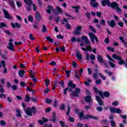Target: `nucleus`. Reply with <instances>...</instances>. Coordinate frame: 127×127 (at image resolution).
I'll list each match as a JSON object with an SVG mask.
<instances>
[{
  "label": "nucleus",
  "mask_w": 127,
  "mask_h": 127,
  "mask_svg": "<svg viewBox=\"0 0 127 127\" xmlns=\"http://www.w3.org/2000/svg\"><path fill=\"white\" fill-rule=\"evenodd\" d=\"M80 90L78 88H76L75 91L72 92L71 94L70 95V98L72 97H79V94H80Z\"/></svg>",
  "instance_id": "obj_8"
},
{
  "label": "nucleus",
  "mask_w": 127,
  "mask_h": 127,
  "mask_svg": "<svg viewBox=\"0 0 127 127\" xmlns=\"http://www.w3.org/2000/svg\"><path fill=\"white\" fill-rule=\"evenodd\" d=\"M24 100L25 102H27L28 103L30 102V97L28 95H26V97Z\"/></svg>",
  "instance_id": "obj_34"
},
{
  "label": "nucleus",
  "mask_w": 127,
  "mask_h": 127,
  "mask_svg": "<svg viewBox=\"0 0 127 127\" xmlns=\"http://www.w3.org/2000/svg\"><path fill=\"white\" fill-rule=\"evenodd\" d=\"M104 42H105L106 44H109V43H110V39H109V38H106L104 40Z\"/></svg>",
  "instance_id": "obj_57"
},
{
  "label": "nucleus",
  "mask_w": 127,
  "mask_h": 127,
  "mask_svg": "<svg viewBox=\"0 0 127 127\" xmlns=\"http://www.w3.org/2000/svg\"><path fill=\"white\" fill-rule=\"evenodd\" d=\"M35 17L37 20H40L41 19V15L39 12H36Z\"/></svg>",
  "instance_id": "obj_21"
},
{
  "label": "nucleus",
  "mask_w": 127,
  "mask_h": 127,
  "mask_svg": "<svg viewBox=\"0 0 127 127\" xmlns=\"http://www.w3.org/2000/svg\"><path fill=\"white\" fill-rule=\"evenodd\" d=\"M56 9H57V11H58V12H59V13H61V14H63V10H62V9L61 8H60V7L57 6Z\"/></svg>",
  "instance_id": "obj_26"
},
{
  "label": "nucleus",
  "mask_w": 127,
  "mask_h": 127,
  "mask_svg": "<svg viewBox=\"0 0 127 127\" xmlns=\"http://www.w3.org/2000/svg\"><path fill=\"white\" fill-rule=\"evenodd\" d=\"M81 39H82V40H84L85 44L87 45L90 44V41H89V39H88V37H87V36L85 35L81 36Z\"/></svg>",
  "instance_id": "obj_14"
},
{
  "label": "nucleus",
  "mask_w": 127,
  "mask_h": 127,
  "mask_svg": "<svg viewBox=\"0 0 127 127\" xmlns=\"http://www.w3.org/2000/svg\"><path fill=\"white\" fill-rule=\"evenodd\" d=\"M116 113L117 114H122V110L120 108H117L116 110Z\"/></svg>",
  "instance_id": "obj_49"
},
{
  "label": "nucleus",
  "mask_w": 127,
  "mask_h": 127,
  "mask_svg": "<svg viewBox=\"0 0 127 127\" xmlns=\"http://www.w3.org/2000/svg\"><path fill=\"white\" fill-rule=\"evenodd\" d=\"M16 114L17 117H18L19 118L21 117V114H20V110L18 109H16Z\"/></svg>",
  "instance_id": "obj_31"
},
{
  "label": "nucleus",
  "mask_w": 127,
  "mask_h": 127,
  "mask_svg": "<svg viewBox=\"0 0 127 127\" xmlns=\"http://www.w3.org/2000/svg\"><path fill=\"white\" fill-rule=\"evenodd\" d=\"M96 110L98 111V112H102V111H103V108L100 106H98L96 108Z\"/></svg>",
  "instance_id": "obj_53"
},
{
  "label": "nucleus",
  "mask_w": 127,
  "mask_h": 127,
  "mask_svg": "<svg viewBox=\"0 0 127 127\" xmlns=\"http://www.w3.org/2000/svg\"><path fill=\"white\" fill-rule=\"evenodd\" d=\"M99 76H100L101 78V79H102V80H106V78L105 76H104L103 74H102V73H99L98 74Z\"/></svg>",
  "instance_id": "obj_46"
},
{
  "label": "nucleus",
  "mask_w": 127,
  "mask_h": 127,
  "mask_svg": "<svg viewBox=\"0 0 127 127\" xmlns=\"http://www.w3.org/2000/svg\"><path fill=\"white\" fill-rule=\"evenodd\" d=\"M76 56L77 59H79V60H82V55L81 53H80L79 52H77L76 53Z\"/></svg>",
  "instance_id": "obj_25"
},
{
  "label": "nucleus",
  "mask_w": 127,
  "mask_h": 127,
  "mask_svg": "<svg viewBox=\"0 0 127 127\" xmlns=\"http://www.w3.org/2000/svg\"><path fill=\"white\" fill-rule=\"evenodd\" d=\"M81 30H82V26H77L75 31L72 32L73 35H80L81 34Z\"/></svg>",
  "instance_id": "obj_7"
},
{
  "label": "nucleus",
  "mask_w": 127,
  "mask_h": 127,
  "mask_svg": "<svg viewBox=\"0 0 127 127\" xmlns=\"http://www.w3.org/2000/svg\"><path fill=\"white\" fill-rule=\"evenodd\" d=\"M112 58H113V59H115L119 61L118 62L119 65H123V64H125V61L123 60V58H122V57H121V56H118L116 54H114L112 55Z\"/></svg>",
  "instance_id": "obj_4"
},
{
  "label": "nucleus",
  "mask_w": 127,
  "mask_h": 127,
  "mask_svg": "<svg viewBox=\"0 0 127 127\" xmlns=\"http://www.w3.org/2000/svg\"><path fill=\"white\" fill-rule=\"evenodd\" d=\"M3 12L5 18L7 19H12V17L9 15V13H8L5 9H3Z\"/></svg>",
  "instance_id": "obj_10"
},
{
  "label": "nucleus",
  "mask_w": 127,
  "mask_h": 127,
  "mask_svg": "<svg viewBox=\"0 0 127 127\" xmlns=\"http://www.w3.org/2000/svg\"><path fill=\"white\" fill-rule=\"evenodd\" d=\"M109 0H103L101 1V3L102 6H106V4L105 3H107L109 2Z\"/></svg>",
  "instance_id": "obj_30"
},
{
  "label": "nucleus",
  "mask_w": 127,
  "mask_h": 127,
  "mask_svg": "<svg viewBox=\"0 0 127 127\" xmlns=\"http://www.w3.org/2000/svg\"><path fill=\"white\" fill-rule=\"evenodd\" d=\"M9 4L11 5L12 8H14V7H15L14 6V2L13 0H9Z\"/></svg>",
  "instance_id": "obj_29"
},
{
  "label": "nucleus",
  "mask_w": 127,
  "mask_h": 127,
  "mask_svg": "<svg viewBox=\"0 0 127 127\" xmlns=\"http://www.w3.org/2000/svg\"><path fill=\"white\" fill-rule=\"evenodd\" d=\"M65 26L67 29H71V25H70V24H69L68 23L65 24Z\"/></svg>",
  "instance_id": "obj_59"
},
{
  "label": "nucleus",
  "mask_w": 127,
  "mask_h": 127,
  "mask_svg": "<svg viewBox=\"0 0 127 127\" xmlns=\"http://www.w3.org/2000/svg\"><path fill=\"white\" fill-rule=\"evenodd\" d=\"M96 100L97 101V102H101V101H102V99H101V97H100L99 96H96Z\"/></svg>",
  "instance_id": "obj_54"
},
{
  "label": "nucleus",
  "mask_w": 127,
  "mask_h": 127,
  "mask_svg": "<svg viewBox=\"0 0 127 127\" xmlns=\"http://www.w3.org/2000/svg\"><path fill=\"white\" fill-rule=\"evenodd\" d=\"M102 83V80L101 79H98L95 81V84L96 85H100Z\"/></svg>",
  "instance_id": "obj_45"
},
{
  "label": "nucleus",
  "mask_w": 127,
  "mask_h": 127,
  "mask_svg": "<svg viewBox=\"0 0 127 127\" xmlns=\"http://www.w3.org/2000/svg\"><path fill=\"white\" fill-rule=\"evenodd\" d=\"M89 36L92 43H95V40L96 42H99V40H98V38L94 34H93V33H89Z\"/></svg>",
  "instance_id": "obj_5"
},
{
  "label": "nucleus",
  "mask_w": 127,
  "mask_h": 127,
  "mask_svg": "<svg viewBox=\"0 0 127 127\" xmlns=\"http://www.w3.org/2000/svg\"><path fill=\"white\" fill-rule=\"evenodd\" d=\"M51 10H53V7L51 5H48V9H47V12L50 14L51 13Z\"/></svg>",
  "instance_id": "obj_23"
},
{
  "label": "nucleus",
  "mask_w": 127,
  "mask_h": 127,
  "mask_svg": "<svg viewBox=\"0 0 127 127\" xmlns=\"http://www.w3.org/2000/svg\"><path fill=\"white\" fill-rule=\"evenodd\" d=\"M97 59L99 63H104V59L101 55H98L97 56Z\"/></svg>",
  "instance_id": "obj_15"
},
{
  "label": "nucleus",
  "mask_w": 127,
  "mask_h": 127,
  "mask_svg": "<svg viewBox=\"0 0 127 127\" xmlns=\"http://www.w3.org/2000/svg\"><path fill=\"white\" fill-rule=\"evenodd\" d=\"M13 47H14L13 44L12 43L9 42L8 43V46L7 47V48L8 49H9V50H11V51H13Z\"/></svg>",
  "instance_id": "obj_19"
},
{
  "label": "nucleus",
  "mask_w": 127,
  "mask_h": 127,
  "mask_svg": "<svg viewBox=\"0 0 127 127\" xmlns=\"http://www.w3.org/2000/svg\"><path fill=\"white\" fill-rule=\"evenodd\" d=\"M107 50L111 51V52H115V50L114 48H111V47H107Z\"/></svg>",
  "instance_id": "obj_47"
},
{
  "label": "nucleus",
  "mask_w": 127,
  "mask_h": 127,
  "mask_svg": "<svg viewBox=\"0 0 127 127\" xmlns=\"http://www.w3.org/2000/svg\"><path fill=\"white\" fill-rule=\"evenodd\" d=\"M33 9L34 11H36L37 10V7H36V5L34 3L33 4Z\"/></svg>",
  "instance_id": "obj_62"
},
{
  "label": "nucleus",
  "mask_w": 127,
  "mask_h": 127,
  "mask_svg": "<svg viewBox=\"0 0 127 127\" xmlns=\"http://www.w3.org/2000/svg\"><path fill=\"white\" fill-rule=\"evenodd\" d=\"M85 101L86 102V103H92V98L91 96H86L85 98Z\"/></svg>",
  "instance_id": "obj_22"
},
{
  "label": "nucleus",
  "mask_w": 127,
  "mask_h": 127,
  "mask_svg": "<svg viewBox=\"0 0 127 127\" xmlns=\"http://www.w3.org/2000/svg\"><path fill=\"white\" fill-rule=\"evenodd\" d=\"M110 123L111 125V127H116V122L114 120H111L110 121Z\"/></svg>",
  "instance_id": "obj_33"
},
{
  "label": "nucleus",
  "mask_w": 127,
  "mask_h": 127,
  "mask_svg": "<svg viewBox=\"0 0 127 127\" xmlns=\"http://www.w3.org/2000/svg\"><path fill=\"white\" fill-rule=\"evenodd\" d=\"M46 38L47 40H48V41H49L51 43H53V39H52L51 37H50V36H48V37H46Z\"/></svg>",
  "instance_id": "obj_36"
},
{
  "label": "nucleus",
  "mask_w": 127,
  "mask_h": 127,
  "mask_svg": "<svg viewBox=\"0 0 127 127\" xmlns=\"http://www.w3.org/2000/svg\"><path fill=\"white\" fill-rule=\"evenodd\" d=\"M79 120H89V119H92L93 120H98V117L96 116H93L92 115H87L86 116L84 115V113L81 112L79 114Z\"/></svg>",
  "instance_id": "obj_2"
},
{
  "label": "nucleus",
  "mask_w": 127,
  "mask_h": 127,
  "mask_svg": "<svg viewBox=\"0 0 127 127\" xmlns=\"http://www.w3.org/2000/svg\"><path fill=\"white\" fill-rule=\"evenodd\" d=\"M50 83V80L48 79H46L45 80V84L47 86V87H48V85H49V83Z\"/></svg>",
  "instance_id": "obj_60"
},
{
  "label": "nucleus",
  "mask_w": 127,
  "mask_h": 127,
  "mask_svg": "<svg viewBox=\"0 0 127 127\" xmlns=\"http://www.w3.org/2000/svg\"><path fill=\"white\" fill-rule=\"evenodd\" d=\"M29 38V39H30V40H32V41H33L34 40V39H35V38L33 37V35H32V34H30Z\"/></svg>",
  "instance_id": "obj_43"
},
{
  "label": "nucleus",
  "mask_w": 127,
  "mask_h": 127,
  "mask_svg": "<svg viewBox=\"0 0 127 127\" xmlns=\"http://www.w3.org/2000/svg\"><path fill=\"white\" fill-rule=\"evenodd\" d=\"M11 89H12L13 91H16V90H17V86L13 85L11 86Z\"/></svg>",
  "instance_id": "obj_50"
},
{
  "label": "nucleus",
  "mask_w": 127,
  "mask_h": 127,
  "mask_svg": "<svg viewBox=\"0 0 127 127\" xmlns=\"http://www.w3.org/2000/svg\"><path fill=\"white\" fill-rule=\"evenodd\" d=\"M16 4H17L18 7H20L22 5L21 2H20V1H17L16 2Z\"/></svg>",
  "instance_id": "obj_64"
},
{
  "label": "nucleus",
  "mask_w": 127,
  "mask_h": 127,
  "mask_svg": "<svg viewBox=\"0 0 127 127\" xmlns=\"http://www.w3.org/2000/svg\"><path fill=\"white\" fill-rule=\"evenodd\" d=\"M108 6L112 7V8H115L116 9L119 6V4L117 2H113L112 3H110V0L108 1L106 4Z\"/></svg>",
  "instance_id": "obj_9"
},
{
  "label": "nucleus",
  "mask_w": 127,
  "mask_h": 127,
  "mask_svg": "<svg viewBox=\"0 0 127 127\" xmlns=\"http://www.w3.org/2000/svg\"><path fill=\"white\" fill-rule=\"evenodd\" d=\"M24 73H25V71L24 70H20L18 71V75L20 78H23L24 76Z\"/></svg>",
  "instance_id": "obj_17"
},
{
  "label": "nucleus",
  "mask_w": 127,
  "mask_h": 127,
  "mask_svg": "<svg viewBox=\"0 0 127 127\" xmlns=\"http://www.w3.org/2000/svg\"><path fill=\"white\" fill-rule=\"evenodd\" d=\"M100 24H101V25H103V26H105L106 25V20H105V19H101L100 20Z\"/></svg>",
  "instance_id": "obj_35"
},
{
  "label": "nucleus",
  "mask_w": 127,
  "mask_h": 127,
  "mask_svg": "<svg viewBox=\"0 0 127 127\" xmlns=\"http://www.w3.org/2000/svg\"><path fill=\"white\" fill-rule=\"evenodd\" d=\"M90 58L92 61H94V60H96V56H95V55H91L90 56Z\"/></svg>",
  "instance_id": "obj_37"
},
{
  "label": "nucleus",
  "mask_w": 127,
  "mask_h": 127,
  "mask_svg": "<svg viewBox=\"0 0 127 127\" xmlns=\"http://www.w3.org/2000/svg\"><path fill=\"white\" fill-rule=\"evenodd\" d=\"M81 49L82 50H83V51H87V50L88 51H92V48L90 46H86V48L82 47Z\"/></svg>",
  "instance_id": "obj_20"
},
{
  "label": "nucleus",
  "mask_w": 127,
  "mask_h": 127,
  "mask_svg": "<svg viewBox=\"0 0 127 127\" xmlns=\"http://www.w3.org/2000/svg\"><path fill=\"white\" fill-rule=\"evenodd\" d=\"M90 4L93 7H97V6H99V4L96 2V0H90Z\"/></svg>",
  "instance_id": "obj_12"
},
{
  "label": "nucleus",
  "mask_w": 127,
  "mask_h": 127,
  "mask_svg": "<svg viewBox=\"0 0 127 127\" xmlns=\"http://www.w3.org/2000/svg\"><path fill=\"white\" fill-rule=\"evenodd\" d=\"M20 85L21 87H25V86H26V84L23 81L20 82Z\"/></svg>",
  "instance_id": "obj_51"
},
{
  "label": "nucleus",
  "mask_w": 127,
  "mask_h": 127,
  "mask_svg": "<svg viewBox=\"0 0 127 127\" xmlns=\"http://www.w3.org/2000/svg\"><path fill=\"white\" fill-rule=\"evenodd\" d=\"M107 57L108 59L109 60V65L110 67H112V68H116V64H115L113 63L112 62H114V63H116V61L115 60H113L111 57L109 55H107Z\"/></svg>",
  "instance_id": "obj_6"
},
{
  "label": "nucleus",
  "mask_w": 127,
  "mask_h": 127,
  "mask_svg": "<svg viewBox=\"0 0 127 127\" xmlns=\"http://www.w3.org/2000/svg\"><path fill=\"white\" fill-rule=\"evenodd\" d=\"M52 102V100L51 99H49L48 98L46 99V103L47 104H50Z\"/></svg>",
  "instance_id": "obj_56"
},
{
  "label": "nucleus",
  "mask_w": 127,
  "mask_h": 127,
  "mask_svg": "<svg viewBox=\"0 0 127 127\" xmlns=\"http://www.w3.org/2000/svg\"><path fill=\"white\" fill-rule=\"evenodd\" d=\"M89 29L94 33H96V30L92 26H89Z\"/></svg>",
  "instance_id": "obj_42"
},
{
  "label": "nucleus",
  "mask_w": 127,
  "mask_h": 127,
  "mask_svg": "<svg viewBox=\"0 0 127 127\" xmlns=\"http://www.w3.org/2000/svg\"><path fill=\"white\" fill-rule=\"evenodd\" d=\"M70 41L71 42H76V41H77V40H76L75 37H73L71 38Z\"/></svg>",
  "instance_id": "obj_58"
},
{
  "label": "nucleus",
  "mask_w": 127,
  "mask_h": 127,
  "mask_svg": "<svg viewBox=\"0 0 127 127\" xmlns=\"http://www.w3.org/2000/svg\"><path fill=\"white\" fill-rule=\"evenodd\" d=\"M6 26V24L3 22H1L0 23V28H1L2 27H5Z\"/></svg>",
  "instance_id": "obj_48"
},
{
  "label": "nucleus",
  "mask_w": 127,
  "mask_h": 127,
  "mask_svg": "<svg viewBox=\"0 0 127 127\" xmlns=\"http://www.w3.org/2000/svg\"><path fill=\"white\" fill-rule=\"evenodd\" d=\"M11 25L13 28H15V27L19 28L20 27V24L18 23H15V24L14 23H11Z\"/></svg>",
  "instance_id": "obj_18"
},
{
  "label": "nucleus",
  "mask_w": 127,
  "mask_h": 127,
  "mask_svg": "<svg viewBox=\"0 0 127 127\" xmlns=\"http://www.w3.org/2000/svg\"><path fill=\"white\" fill-rule=\"evenodd\" d=\"M1 67H3V68L5 67V62L4 61H1L0 62V68H1Z\"/></svg>",
  "instance_id": "obj_28"
},
{
  "label": "nucleus",
  "mask_w": 127,
  "mask_h": 127,
  "mask_svg": "<svg viewBox=\"0 0 127 127\" xmlns=\"http://www.w3.org/2000/svg\"><path fill=\"white\" fill-rule=\"evenodd\" d=\"M103 96L104 97H105L106 98H108L110 97V92L109 91H106L103 93Z\"/></svg>",
  "instance_id": "obj_32"
},
{
  "label": "nucleus",
  "mask_w": 127,
  "mask_h": 127,
  "mask_svg": "<svg viewBox=\"0 0 127 127\" xmlns=\"http://www.w3.org/2000/svg\"><path fill=\"white\" fill-rule=\"evenodd\" d=\"M85 59L86 60H87V61H89L90 60V55H89V54H88V53H86Z\"/></svg>",
  "instance_id": "obj_40"
},
{
  "label": "nucleus",
  "mask_w": 127,
  "mask_h": 127,
  "mask_svg": "<svg viewBox=\"0 0 127 127\" xmlns=\"http://www.w3.org/2000/svg\"><path fill=\"white\" fill-rule=\"evenodd\" d=\"M95 73H93V78L94 80H97V79H98V75H99L100 73H99V70L97 68L95 69Z\"/></svg>",
  "instance_id": "obj_13"
},
{
  "label": "nucleus",
  "mask_w": 127,
  "mask_h": 127,
  "mask_svg": "<svg viewBox=\"0 0 127 127\" xmlns=\"http://www.w3.org/2000/svg\"><path fill=\"white\" fill-rule=\"evenodd\" d=\"M28 19L30 22L33 21V17L32 15H29L28 17Z\"/></svg>",
  "instance_id": "obj_38"
},
{
  "label": "nucleus",
  "mask_w": 127,
  "mask_h": 127,
  "mask_svg": "<svg viewBox=\"0 0 127 127\" xmlns=\"http://www.w3.org/2000/svg\"><path fill=\"white\" fill-rule=\"evenodd\" d=\"M47 29H46V25H43V29L42 30V32H46Z\"/></svg>",
  "instance_id": "obj_41"
},
{
  "label": "nucleus",
  "mask_w": 127,
  "mask_h": 127,
  "mask_svg": "<svg viewBox=\"0 0 127 127\" xmlns=\"http://www.w3.org/2000/svg\"><path fill=\"white\" fill-rule=\"evenodd\" d=\"M66 77H70V73H71V71H65Z\"/></svg>",
  "instance_id": "obj_63"
},
{
  "label": "nucleus",
  "mask_w": 127,
  "mask_h": 127,
  "mask_svg": "<svg viewBox=\"0 0 127 127\" xmlns=\"http://www.w3.org/2000/svg\"><path fill=\"white\" fill-rule=\"evenodd\" d=\"M107 23L108 25H109V26H110L112 28H114V27L116 26V22L114 20H111V21H107Z\"/></svg>",
  "instance_id": "obj_11"
},
{
  "label": "nucleus",
  "mask_w": 127,
  "mask_h": 127,
  "mask_svg": "<svg viewBox=\"0 0 127 127\" xmlns=\"http://www.w3.org/2000/svg\"><path fill=\"white\" fill-rule=\"evenodd\" d=\"M103 63L107 68H109V63L107 61H104Z\"/></svg>",
  "instance_id": "obj_52"
},
{
  "label": "nucleus",
  "mask_w": 127,
  "mask_h": 127,
  "mask_svg": "<svg viewBox=\"0 0 127 127\" xmlns=\"http://www.w3.org/2000/svg\"><path fill=\"white\" fill-rule=\"evenodd\" d=\"M110 112L111 113H116V109H115V108L114 107H111L110 108Z\"/></svg>",
  "instance_id": "obj_44"
},
{
  "label": "nucleus",
  "mask_w": 127,
  "mask_h": 127,
  "mask_svg": "<svg viewBox=\"0 0 127 127\" xmlns=\"http://www.w3.org/2000/svg\"><path fill=\"white\" fill-rule=\"evenodd\" d=\"M60 84H61V86H62V88H64L65 87V83H64V81H62L61 82H60Z\"/></svg>",
  "instance_id": "obj_61"
},
{
  "label": "nucleus",
  "mask_w": 127,
  "mask_h": 127,
  "mask_svg": "<svg viewBox=\"0 0 127 127\" xmlns=\"http://www.w3.org/2000/svg\"><path fill=\"white\" fill-rule=\"evenodd\" d=\"M48 122V120L45 118H43L42 120H38V123L40 124V125H43L44 123H47Z\"/></svg>",
  "instance_id": "obj_16"
},
{
  "label": "nucleus",
  "mask_w": 127,
  "mask_h": 127,
  "mask_svg": "<svg viewBox=\"0 0 127 127\" xmlns=\"http://www.w3.org/2000/svg\"><path fill=\"white\" fill-rule=\"evenodd\" d=\"M115 9H116L117 11L119 13H121V12H122V9H121V8H120L119 6Z\"/></svg>",
  "instance_id": "obj_55"
},
{
  "label": "nucleus",
  "mask_w": 127,
  "mask_h": 127,
  "mask_svg": "<svg viewBox=\"0 0 127 127\" xmlns=\"http://www.w3.org/2000/svg\"><path fill=\"white\" fill-rule=\"evenodd\" d=\"M24 111L26 112V114L27 116H30V117H31V116H32V114H34L35 112H36L35 107L34 106H33L31 108H28L26 110L24 108Z\"/></svg>",
  "instance_id": "obj_3"
},
{
  "label": "nucleus",
  "mask_w": 127,
  "mask_h": 127,
  "mask_svg": "<svg viewBox=\"0 0 127 127\" xmlns=\"http://www.w3.org/2000/svg\"><path fill=\"white\" fill-rule=\"evenodd\" d=\"M31 78H32V80L33 81L34 83H36L37 82V80L36 79V77L34 75H32L31 76Z\"/></svg>",
  "instance_id": "obj_39"
},
{
  "label": "nucleus",
  "mask_w": 127,
  "mask_h": 127,
  "mask_svg": "<svg viewBox=\"0 0 127 127\" xmlns=\"http://www.w3.org/2000/svg\"><path fill=\"white\" fill-rule=\"evenodd\" d=\"M119 39L123 42V43H124V46L125 47H127V42L125 41V40L124 39V37H120Z\"/></svg>",
  "instance_id": "obj_24"
},
{
  "label": "nucleus",
  "mask_w": 127,
  "mask_h": 127,
  "mask_svg": "<svg viewBox=\"0 0 127 127\" xmlns=\"http://www.w3.org/2000/svg\"><path fill=\"white\" fill-rule=\"evenodd\" d=\"M67 85L68 86V87H67L64 90V95H67V91H68V90L69 92H72V90L76 88V84H73V82H72V81H69V82H68Z\"/></svg>",
  "instance_id": "obj_1"
},
{
  "label": "nucleus",
  "mask_w": 127,
  "mask_h": 127,
  "mask_svg": "<svg viewBox=\"0 0 127 127\" xmlns=\"http://www.w3.org/2000/svg\"><path fill=\"white\" fill-rule=\"evenodd\" d=\"M27 5H31L32 4V1L31 0H24Z\"/></svg>",
  "instance_id": "obj_27"
}]
</instances>
